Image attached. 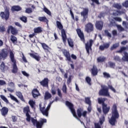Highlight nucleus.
I'll return each instance as SVG.
<instances>
[{
    "instance_id": "473e14b6",
    "label": "nucleus",
    "mask_w": 128,
    "mask_h": 128,
    "mask_svg": "<svg viewBox=\"0 0 128 128\" xmlns=\"http://www.w3.org/2000/svg\"><path fill=\"white\" fill-rule=\"evenodd\" d=\"M20 56L22 58L23 62L25 63L28 62V60H26V56H24V53H22V52L20 53Z\"/></svg>"
},
{
    "instance_id": "864d4df0",
    "label": "nucleus",
    "mask_w": 128,
    "mask_h": 128,
    "mask_svg": "<svg viewBox=\"0 0 128 128\" xmlns=\"http://www.w3.org/2000/svg\"><path fill=\"white\" fill-rule=\"evenodd\" d=\"M62 90L65 94H66V84H64V85L63 86V87L62 88Z\"/></svg>"
},
{
    "instance_id": "5701e85b",
    "label": "nucleus",
    "mask_w": 128,
    "mask_h": 128,
    "mask_svg": "<svg viewBox=\"0 0 128 128\" xmlns=\"http://www.w3.org/2000/svg\"><path fill=\"white\" fill-rule=\"evenodd\" d=\"M10 56L12 62H16V59H14V54L12 51H10Z\"/></svg>"
},
{
    "instance_id": "412c9836",
    "label": "nucleus",
    "mask_w": 128,
    "mask_h": 128,
    "mask_svg": "<svg viewBox=\"0 0 128 128\" xmlns=\"http://www.w3.org/2000/svg\"><path fill=\"white\" fill-rule=\"evenodd\" d=\"M0 112L2 116H6V114H8V108L6 107H3L2 110H0Z\"/></svg>"
},
{
    "instance_id": "f257e3e1",
    "label": "nucleus",
    "mask_w": 128,
    "mask_h": 128,
    "mask_svg": "<svg viewBox=\"0 0 128 128\" xmlns=\"http://www.w3.org/2000/svg\"><path fill=\"white\" fill-rule=\"evenodd\" d=\"M24 112L26 114V120L28 122H31L33 124L34 126H36L37 128H42V125L44 122H46V119H40V122H38L34 118H30V116L28 113L30 112V107L28 106H26V107L24 108Z\"/></svg>"
},
{
    "instance_id": "dca6fc26",
    "label": "nucleus",
    "mask_w": 128,
    "mask_h": 128,
    "mask_svg": "<svg viewBox=\"0 0 128 128\" xmlns=\"http://www.w3.org/2000/svg\"><path fill=\"white\" fill-rule=\"evenodd\" d=\"M110 106H107V105L106 104H102V110H103V112L104 114H106L108 112H110Z\"/></svg>"
},
{
    "instance_id": "bf43d9fd",
    "label": "nucleus",
    "mask_w": 128,
    "mask_h": 128,
    "mask_svg": "<svg viewBox=\"0 0 128 128\" xmlns=\"http://www.w3.org/2000/svg\"><path fill=\"white\" fill-rule=\"evenodd\" d=\"M4 84H6V81L4 80H0V86H4Z\"/></svg>"
},
{
    "instance_id": "37998d69",
    "label": "nucleus",
    "mask_w": 128,
    "mask_h": 128,
    "mask_svg": "<svg viewBox=\"0 0 128 128\" xmlns=\"http://www.w3.org/2000/svg\"><path fill=\"white\" fill-rule=\"evenodd\" d=\"M10 98L11 100H14V102H17V104H20V102H18V99L16 97H14V96L12 94H10Z\"/></svg>"
},
{
    "instance_id": "4d7b16f0",
    "label": "nucleus",
    "mask_w": 128,
    "mask_h": 128,
    "mask_svg": "<svg viewBox=\"0 0 128 128\" xmlns=\"http://www.w3.org/2000/svg\"><path fill=\"white\" fill-rule=\"evenodd\" d=\"M114 20H116V22H120L122 20V18L120 17L114 18Z\"/></svg>"
},
{
    "instance_id": "a18cd8bd",
    "label": "nucleus",
    "mask_w": 128,
    "mask_h": 128,
    "mask_svg": "<svg viewBox=\"0 0 128 128\" xmlns=\"http://www.w3.org/2000/svg\"><path fill=\"white\" fill-rule=\"evenodd\" d=\"M16 37L14 36H11V38H10V40L14 43V42H16Z\"/></svg>"
},
{
    "instance_id": "de8ad7c7",
    "label": "nucleus",
    "mask_w": 128,
    "mask_h": 128,
    "mask_svg": "<svg viewBox=\"0 0 128 128\" xmlns=\"http://www.w3.org/2000/svg\"><path fill=\"white\" fill-rule=\"evenodd\" d=\"M86 82L90 85V86L92 84L90 83V81L92 80V79H90V77H86Z\"/></svg>"
},
{
    "instance_id": "a878e982",
    "label": "nucleus",
    "mask_w": 128,
    "mask_h": 128,
    "mask_svg": "<svg viewBox=\"0 0 128 128\" xmlns=\"http://www.w3.org/2000/svg\"><path fill=\"white\" fill-rule=\"evenodd\" d=\"M92 74L93 76H96L98 74V68L96 66H93V68L92 69Z\"/></svg>"
},
{
    "instance_id": "49530a36",
    "label": "nucleus",
    "mask_w": 128,
    "mask_h": 128,
    "mask_svg": "<svg viewBox=\"0 0 128 128\" xmlns=\"http://www.w3.org/2000/svg\"><path fill=\"white\" fill-rule=\"evenodd\" d=\"M29 104H30V106L34 108V106L36 104V102L32 100H30L29 101Z\"/></svg>"
},
{
    "instance_id": "72a5a7b5",
    "label": "nucleus",
    "mask_w": 128,
    "mask_h": 128,
    "mask_svg": "<svg viewBox=\"0 0 128 128\" xmlns=\"http://www.w3.org/2000/svg\"><path fill=\"white\" fill-rule=\"evenodd\" d=\"M104 60H106V58L104 56H100L97 58V62H104Z\"/></svg>"
},
{
    "instance_id": "f3484780",
    "label": "nucleus",
    "mask_w": 128,
    "mask_h": 128,
    "mask_svg": "<svg viewBox=\"0 0 128 128\" xmlns=\"http://www.w3.org/2000/svg\"><path fill=\"white\" fill-rule=\"evenodd\" d=\"M10 30L12 34H18V30L12 27V26H9L8 27V32H10Z\"/></svg>"
},
{
    "instance_id": "680f3d73",
    "label": "nucleus",
    "mask_w": 128,
    "mask_h": 128,
    "mask_svg": "<svg viewBox=\"0 0 128 128\" xmlns=\"http://www.w3.org/2000/svg\"><path fill=\"white\" fill-rule=\"evenodd\" d=\"M126 50V48L122 47L121 48L120 50L118 51V52H124Z\"/></svg>"
},
{
    "instance_id": "2eb2a0df",
    "label": "nucleus",
    "mask_w": 128,
    "mask_h": 128,
    "mask_svg": "<svg viewBox=\"0 0 128 128\" xmlns=\"http://www.w3.org/2000/svg\"><path fill=\"white\" fill-rule=\"evenodd\" d=\"M96 26L97 30H102V26H104V22H96Z\"/></svg>"
},
{
    "instance_id": "20e7f679",
    "label": "nucleus",
    "mask_w": 128,
    "mask_h": 128,
    "mask_svg": "<svg viewBox=\"0 0 128 128\" xmlns=\"http://www.w3.org/2000/svg\"><path fill=\"white\" fill-rule=\"evenodd\" d=\"M66 106H68V108H70L72 114H73V116H74V118H76V120H80V122L81 124H82V121L80 120V119H78V116H76V110H74V105L72 104L69 102L68 101H66Z\"/></svg>"
},
{
    "instance_id": "a211bd4d",
    "label": "nucleus",
    "mask_w": 128,
    "mask_h": 128,
    "mask_svg": "<svg viewBox=\"0 0 128 128\" xmlns=\"http://www.w3.org/2000/svg\"><path fill=\"white\" fill-rule=\"evenodd\" d=\"M1 55L2 56L4 60L8 57V51L6 49H3L2 50Z\"/></svg>"
},
{
    "instance_id": "69168bd1",
    "label": "nucleus",
    "mask_w": 128,
    "mask_h": 128,
    "mask_svg": "<svg viewBox=\"0 0 128 128\" xmlns=\"http://www.w3.org/2000/svg\"><path fill=\"white\" fill-rule=\"evenodd\" d=\"M6 30V28H4V27L2 26H0V32H4Z\"/></svg>"
},
{
    "instance_id": "c85d7f7f",
    "label": "nucleus",
    "mask_w": 128,
    "mask_h": 128,
    "mask_svg": "<svg viewBox=\"0 0 128 128\" xmlns=\"http://www.w3.org/2000/svg\"><path fill=\"white\" fill-rule=\"evenodd\" d=\"M38 20H40V22H43L48 23V19H46V18L44 16L39 17L38 18Z\"/></svg>"
},
{
    "instance_id": "aec40b11",
    "label": "nucleus",
    "mask_w": 128,
    "mask_h": 128,
    "mask_svg": "<svg viewBox=\"0 0 128 128\" xmlns=\"http://www.w3.org/2000/svg\"><path fill=\"white\" fill-rule=\"evenodd\" d=\"M41 86H48V78H44V80L40 82Z\"/></svg>"
},
{
    "instance_id": "c9c22d12",
    "label": "nucleus",
    "mask_w": 128,
    "mask_h": 128,
    "mask_svg": "<svg viewBox=\"0 0 128 128\" xmlns=\"http://www.w3.org/2000/svg\"><path fill=\"white\" fill-rule=\"evenodd\" d=\"M34 32H35V34H39V32H42V28L38 27L35 28L34 29Z\"/></svg>"
},
{
    "instance_id": "774afa93",
    "label": "nucleus",
    "mask_w": 128,
    "mask_h": 128,
    "mask_svg": "<svg viewBox=\"0 0 128 128\" xmlns=\"http://www.w3.org/2000/svg\"><path fill=\"white\" fill-rule=\"evenodd\" d=\"M122 24L124 26H125V28H128V24H126V22L124 21L122 22Z\"/></svg>"
},
{
    "instance_id": "0eeeda50",
    "label": "nucleus",
    "mask_w": 128,
    "mask_h": 128,
    "mask_svg": "<svg viewBox=\"0 0 128 128\" xmlns=\"http://www.w3.org/2000/svg\"><path fill=\"white\" fill-rule=\"evenodd\" d=\"M77 114L78 116V118H82V116L84 118H86V114H88V112L84 110H82V108H78L77 110Z\"/></svg>"
},
{
    "instance_id": "0e129e2a",
    "label": "nucleus",
    "mask_w": 128,
    "mask_h": 128,
    "mask_svg": "<svg viewBox=\"0 0 128 128\" xmlns=\"http://www.w3.org/2000/svg\"><path fill=\"white\" fill-rule=\"evenodd\" d=\"M109 65L110 66V68H114V66H116V64L112 62H109Z\"/></svg>"
},
{
    "instance_id": "58836bf2",
    "label": "nucleus",
    "mask_w": 128,
    "mask_h": 128,
    "mask_svg": "<svg viewBox=\"0 0 128 128\" xmlns=\"http://www.w3.org/2000/svg\"><path fill=\"white\" fill-rule=\"evenodd\" d=\"M120 46V44L116 43L114 44H113L112 46L111 47L110 50H116V48Z\"/></svg>"
},
{
    "instance_id": "79ce46f5",
    "label": "nucleus",
    "mask_w": 128,
    "mask_h": 128,
    "mask_svg": "<svg viewBox=\"0 0 128 128\" xmlns=\"http://www.w3.org/2000/svg\"><path fill=\"white\" fill-rule=\"evenodd\" d=\"M0 98H2V100H4V102H6V104H8V98H6L4 96L1 95Z\"/></svg>"
},
{
    "instance_id": "ddd939ff",
    "label": "nucleus",
    "mask_w": 128,
    "mask_h": 128,
    "mask_svg": "<svg viewBox=\"0 0 128 128\" xmlns=\"http://www.w3.org/2000/svg\"><path fill=\"white\" fill-rule=\"evenodd\" d=\"M94 43V40H90L89 42H88L86 44V48L88 54H90V50H92V44Z\"/></svg>"
},
{
    "instance_id": "f8f14e48",
    "label": "nucleus",
    "mask_w": 128,
    "mask_h": 128,
    "mask_svg": "<svg viewBox=\"0 0 128 128\" xmlns=\"http://www.w3.org/2000/svg\"><path fill=\"white\" fill-rule=\"evenodd\" d=\"M104 122V116H102L100 118V122L94 124L95 128H102Z\"/></svg>"
},
{
    "instance_id": "cd10ccee",
    "label": "nucleus",
    "mask_w": 128,
    "mask_h": 128,
    "mask_svg": "<svg viewBox=\"0 0 128 128\" xmlns=\"http://www.w3.org/2000/svg\"><path fill=\"white\" fill-rule=\"evenodd\" d=\"M52 98V94L48 92H46L45 95L44 96V100H50Z\"/></svg>"
},
{
    "instance_id": "6ab92c4d",
    "label": "nucleus",
    "mask_w": 128,
    "mask_h": 128,
    "mask_svg": "<svg viewBox=\"0 0 128 128\" xmlns=\"http://www.w3.org/2000/svg\"><path fill=\"white\" fill-rule=\"evenodd\" d=\"M78 34V36L80 38V40L84 42V33L82 32L80 29H78L76 30Z\"/></svg>"
},
{
    "instance_id": "603ef678",
    "label": "nucleus",
    "mask_w": 128,
    "mask_h": 128,
    "mask_svg": "<svg viewBox=\"0 0 128 128\" xmlns=\"http://www.w3.org/2000/svg\"><path fill=\"white\" fill-rule=\"evenodd\" d=\"M122 6L124 8H128V0H126L122 4Z\"/></svg>"
},
{
    "instance_id": "bb28decb",
    "label": "nucleus",
    "mask_w": 128,
    "mask_h": 128,
    "mask_svg": "<svg viewBox=\"0 0 128 128\" xmlns=\"http://www.w3.org/2000/svg\"><path fill=\"white\" fill-rule=\"evenodd\" d=\"M13 64V69H12V72L13 74H16L18 72V66H16V62H12Z\"/></svg>"
},
{
    "instance_id": "c756f323",
    "label": "nucleus",
    "mask_w": 128,
    "mask_h": 128,
    "mask_svg": "<svg viewBox=\"0 0 128 128\" xmlns=\"http://www.w3.org/2000/svg\"><path fill=\"white\" fill-rule=\"evenodd\" d=\"M12 10L13 12H18V10H22V8L20 7V6H14L12 7Z\"/></svg>"
},
{
    "instance_id": "f03ea898",
    "label": "nucleus",
    "mask_w": 128,
    "mask_h": 128,
    "mask_svg": "<svg viewBox=\"0 0 128 128\" xmlns=\"http://www.w3.org/2000/svg\"><path fill=\"white\" fill-rule=\"evenodd\" d=\"M120 115L116 108V104H114L112 108V116L109 120V122L112 126H114L116 118H118Z\"/></svg>"
},
{
    "instance_id": "5fc2aeb1",
    "label": "nucleus",
    "mask_w": 128,
    "mask_h": 128,
    "mask_svg": "<svg viewBox=\"0 0 128 128\" xmlns=\"http://www.w3.org/2000/svg\"><path fill=\"white\" fill-rule=\"evenodd\" d=\"M114 60H116V62H120V56H115L114 58Z\"/></svg>"
},
{
    "instance_id": "423d86ee",
    "label": "nucleus",
    "mask_w": 128,
    "mask_h": 128,
    "mask_svg": "<svg viewBox=\"0 0 128 128\" xmlns=\"http://www.w3.org/2000/svg\"><path fill=\"white\" fill-rule=\"evenodd\" d=\"M110 26H116L118 28V30L120 32H122L124 30V28L122 27L120 25L116 24V22H114V20H110Z\"/></svg>"
},
{
    "instance_id": "ea45409f",
    "label": "nucleus",
    "mask_w": 128,
    "mask_h": 128,
    "mask_svg": "<svg viewBox=\"0 0 128 128\" xmlns=\"http://www.w3.org/2000/svg\"><path fill=\"white\" fill-rule=\"evenodd\" d=\"M85 102L86 104H89V106H90V104L92 103V102H90V98H85Z\"/></svg>"
},
{
    "instance_id": "8fccbe9b",
    "label": "nucleus",
    "mask_w": 128,
    "mask_h": 128,
    "mask_svg": "<svg viewBox=\"0 0 128 128\" xmlns=\"http://www.w3.org/2000/svg\"><path fill=\"white\" fill-rule=\"evenodd\" d=\"M8 86L10 88H14V83L12 82H8Z\"/></svg>"
},
{
    "instance_id": "6e6552de",
    "label": "nucleus",
    "mask_w": 128,
    "mask_h": 128,
    "mask_svg": "<svg viewBox=\"0 0 128 128\" xmlns=\"http://www.w3.org/2000/svg\"><path fill=\"white\" fill-rule=\"evenodd\" d=\"M0 16L3 20H8L10 17V12L8 10H6L4 12H2L0 14Z\"/></svg>"
},
{
    "instance_id": "39448f33",
    "label": "nucleus",
    "mask_w": 128,
    "mask_h": 128,
    "mask_svg": "<svg viewBox=\"0 0 128 128\" xmlns=\"http://www.w3.org/2000/svg\"><path fill=\"white\" fill-rule=\"evenodd\" d=\"M102 89L100 90V96H110V92H108V88L105 86H102Z\"/></svg>"
},
{
    "instance_id": "4c0bfd02",
    "label": "nucleus",
    "mask_w": 128,
    "mask_h": 128,
    "mask_svg": "<svg viewBox=\"0 0 128 128\" xmlns=\"http://www.w3.org/2000/svg\"><path fill=\"white\" fill-rule=\"evenodd\" d=\"M56 26L58 28H59V30H62V23H60V22L57 21L56 22Z\"/></svg>"
},
{
    "instance_id": "c03bdc74",
    "label": "nucleus",
    "mask_w": 128,
    "mask_h": 128,
    "mask_svg": "<svg viewBox=\"0 0 128 128\" xmlns=\"http://www.w3.org/2000/svg\"><path fill=\"white\" fill-rule=\"evenodd\" d=\"M44 10L47 14H48L49 16H52V12H50V11L48 10L46 8L44 7Z\"/></svg>"
},
{
    "instance_id": "052dcab7",
    "label": "nucleus",
    "mask_w": 128,
    "mask_h": 128,
    "mask_svg": "<svg viewBox=\"0 0 128 128\" xmlns=\"http://www.w3.org/2000/svg\"><path fill=\"white\" fill-rule=\"evenodd\" d=\"M103 74L104 78H110V75L107 72H104Z\"/></svg>"
},
{
    "instance_id": "a19ab883",
    "label": "nucleus",
    "mask_w": 128,
    "mask_h": 128,
    "mask_svg": "<svg viewBox=\"0 0 128 128\" xmlns=\"http://www.w3.org/2000/svg\"><path fill=\"white\" fill-rule=\"evenodd\" d=\"M42 47L43 48L44 50H48L50 47L46 45V44L44 43L41 44Z\"/></svg>"
},
{
    "instance_id": "09e8293b",
    "label": "nucleus",
    "mask_w": 128,
    "mask_h": 128,
    "mask_svg": "<svg viewBox=\"0 0 128 128\" xmlns=\"http://www.w3.org/2000/svg\"><path fill=\"white\" fill-rule=\"evenodd\" d=\"M26 14H32V8H26Z\"/></svg>"
},
{
    "instance_id": "3c124183",
    "label": "nucleus",
    "mask_w": 128,
    "mask_h": 128,
    "mask_svg": "<svg viewBox=\"0 0 128 128\" xmlns=\"http://www.w3.org/2000/svg\"><path fill=\"white\" fill-rule=\"evenodd\" d=\"M104 32H105L106 36H108V38H112V34H110V33L108 31L106 30L104 31Z\"/></svg>"
},
{
    "instance_id": "f704fd0d",
    "label": "nucleus",
    "mask_w": 128,
    "mask_h": 128,
    "mask_svg": "<svg viewBox=\"0 0 128 128\" xmlns=\"http://www.w3.org/2000/svg\"><path fill=\"white\" fill-rule=\"evenodd\" d=\"M106 98H98V104H104V102H106Z\"/></svg>"
},
{
    "instance_id": "13d9d810",
    "label": "nucleus",
    "mask_w": 128,
    "mask_h": 128,
    "mask_svg": "<svg viewBox=\"0 0 128 128\" xmlns=\"http://www.w3.org/2000/svg\"><path fill=\"white\" fill-rule=\"evenodd\" d=\"M113 16H120L122 14V13L120 12L119 11H116V12H113L112 13Z\"/></svg>"
},
{
    "instance_id": "4be33fe9",
    "label": "nucleus",
    "mask_w": 128,
    "mask_h": 128,
    "mask_svg": "<svg viewBox=\"0 0 128 128\" xmlns=\"http://www.w3.org/2000/svg\"><path fill=\"white\" fill-rule=\"evenodd\" d=\"M61 32L63 42L65 44L66 42V31L62 29Z\"/></svg>"
},
{
    "instance_id": "b1692460",
    "label": "nucleus",
    "mask_w": 128,
    "mask_h": 128,
    "mask_svg": "<svg viewBox=\"0 0 128 128\" xmlns=\"http://www.w3.org/2000/svg\"><path fill=\"white\" fill-rule=\"evenodd\" d=\"M33 98H36L40 96V92L36 89H34L32 92Z\"/></svg>"
},
{
    "instance_id": "7ed1b4c3",
    "label": "nucleus",
    "mask_w": 128,
    "mask_h": 128,
    "mask_svg": "<svg viewBox=\"0 0 128 128\" xmlns=\"http://www.w3.org/2000/svg\"><path fill=\"white\" fill-rule=\"evenodd\" d=\"M52 102H50L46 108V103H41L40 104L39 106L40 110L44 116H48V110H50V106H52Z\"/></svg>"
},
{
    "instance_id": "393cba45",
    "label": "nucleus",
    "mask_w": 128,
    "mask_h": 128,
    "mask_svg": "<svg viewBox=\"0 0 128 128\" xmlns=\"http://www.w3.org/2000/svg\"><path fill=\"white\" fill-rule=\"evenodd\" d=\"M16 95L19 98H20V100H22V102H24V96H22V92H16Z\"/></svg>"
},
{
    "instance_id": "4468645a",
    "label": "nucleus",
    "mask_w": 128,
    "mask_h": 128,
    "mask_svg": "<svg viewBox=\"0 0 128 128\" xmlns=\"http://www.w3.org/2000/svg\"><path fill=\"white\" fill-rule=\"evenodd\" d=\"M28 54L31 56V58H34L37 62H40V56L38 54H32L29 53Z\"/></svg>"
},
{
    "instance_id": "e433bc0d",
    "label": "nucleus",
    "mask_w": 128,
    "mask_h": 128,
    "mask_svg": "<svg viewBox=\"0 0 128 128\" xmlns=\"http://www.w3.org/2000/svg\"><path fill=\"white\" fill-rule=\"evenodd\" d=\"M68 44L71 48L74 47V42H72V40L71 38H68Z\"/></svg>"
},
{
    "instance_id": "6e6d98bb",
    "label": "nucleus",
    "mask_w": 128,
    "mask_h": 128,
    "mask_svg": "<svg viewBox=\"0 0 128 128\" xmlns=\"http://www.w3.org/2000/svg\"><path fill=\"white\" fill-rule=\"evenodd\" d=\"M20 20L24 22H26V16H22L20 18Z\"/></svg>"
},
{
    "instance_id": "9d476101",
    "label": "nucleus",
    "mask_w": 128,
    "mask_h": 128,
    "mask_svg": "<svg viewBox=\"0 0 128 128\" xmlns=\"http://www.w3.org/2000/svg\"><path fill=\"white\" fill-rule=\"evenodd\" d=\"M88 9L84 8L83 11L81 12V16H83V22H84L86 18H88Z\"/></svg>"
},
{
    "instance_id": "9b49d317",
    "label": "nucleus",
    "mask_w": 128,
    "mask_h": 128,
    "mask_svg": "<svg viewBox=\"0 0 128 128\" xmlns=\"http://www.w3.org/2000/svg\"><path fill=\"white\" fill-rule=\"evenodd\" d=\"M62 51L63 54L66 58V60H68V62H72V58H70V52L66 50H62Z\"/></svg>"
},
{
    "instance_id": "2f4dec72",
    "label": "nucleus",
    "mask_w": 128,
    "mask_h": 128,
    "mask_svg": "<svg viewBox=\"0 0 128 128\" xmlns=\"http://www.w3.org/2000/svg\"><path fill=\"white\" fill-rule=\"evenodd\" d=\"M112 6L115 8H117L118 10H120L122 8V5L118 3H114L113 4Z\"/></svg>"
},
{
    "instance_id": "1a4fd4ad",
    "label": "nucleus",
    "mask_w": 128,
    "mask_h": 128,
    "mask_svg": "<svg viewBox=\"0 0 128 128\" xmlns=\"http://www.w3.org/2000/svg\"><path fill=\"white\" fill-rule=\"evenodd\" d=\"M85 30L87 32H90L94 30V25L92 23H88L85 26Z\"/></svg>"
},
{
    "instance_id": "e2e57ef3",
    "label": "nucleus",
    "mask_w": 128,
    "mask_h": 128,
    "mask_svg": "<svg viewBox=\"0 0 128 128\" xmlns=\"http://www.w3.org/2000/svg\"><path fill=\"white\" fill-rule=\"evenodd\" d=\"M108 88L110 90H112V92H116V89L112 87V86H108Z\"/></svg>"
},
{
    "instance_id": "7c9ffc66",
    "label": "nucleus",
    "mask_w": 128,
    "mask_h": 128,
    "mask_svg": "<svg viewBox=\"0 0 128 128\" xmlns=\"http://www.w3.org/2000/svg\"><path fill=\"white\" fill-rule=\"evenodd\" d=\"M0 70L2 72H4V70H6V66L4 62H2L0 65Z\"/></svg>"
},
{
    "instance_id": "338daca9",
    "label": "nucleus",
    "mask_w": 128,
    "mask_h": 128,
    "mask_svg": "<svg viewBox=\"0 0 128 128\" xmlns=\"http://www.w3.org/2000/svg\"><path fill=\"white\" fill-rule=\"evenodd\" d=\"M22 74H24V76H29L30 74H28L26 73V72H24V71H22Z\"/></svg>"
}]
</instances>
